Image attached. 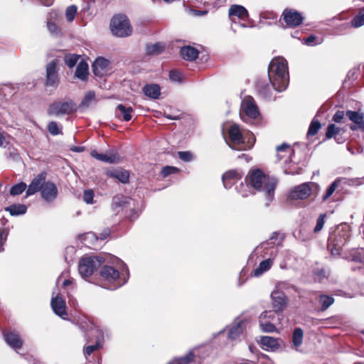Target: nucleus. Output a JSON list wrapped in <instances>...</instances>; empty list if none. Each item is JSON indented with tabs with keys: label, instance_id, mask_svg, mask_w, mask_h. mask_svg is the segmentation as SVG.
I'll use <instances>...</instances> for the list:
<instances>
[{
	"label": "nucleus",
	"instance_id": "f257e3e1",
	"mask_svg": "<svg viewBox=\"0 0 364 364\" xmlns=\"http://www.w3.org/2000/svg\"><path fill=\"white\" fill-rule=\"evenodd\" d=\"M289 85V73L287 61L284 58H275L272 60L268 67V80H259L256 87L259 94L265 100L275 99L272 90L282 92Z\"/></svg>",
	"mask_w": 364,
	"mask_h": 364
},
{
	"label": "nucleus",
	"instance_id": "f03ea898",
	"mask_svg": "<svg viewBox=\"0 0 364 364\" xmlns=\"http://www.w3.org/2000/svg\"><path fill=\"white\" fill-rule=\"evenodd\" d=\"M123 267L121 272L109 265H103L100 270V275L105 282L101 286L109 290H115L127 282L129 272L123 262L119 261Z\"/></svg>",
	"mask_w": 364,
	"mask_h": 364
},
{
	"label": "nucleus",
	"instance_id": "7ed1b4c3",
	"mask_svg": "<svg viewBox=\"0 0 364 364\" xmlns=\"http://www.w3.org/2000/svg\"><path fill=\"white\" fill-rule=\"evenodd\" d=\"M246 181L255 190L264 191L267 199L272 200L277 185L276 178L267 176L260 169H252L246 176Z\"/></svg>",
	"mask_w": 364,
	"mask_h": 364
},
{
	"label": "nucleus",
	"instance_id": "20e7f679",
	"mask_svg": "<svg viewBox=\"0 0 364 364\" xmlns=\"http://www.w3.org/2000/svg\"><path fill=\"white\" fill-rule=\"evenodd\" d=\"M18 92V87L12 84L0 86V124H7L11 121L16 113L9 110L8 100Z\"/></svg>",
	"mask_w": 364,
	"mask_h": 364
},
{
	"label": "nucleus",
	"instance_id": "39448f33",
	"mask_svg": "<svg viewBox=\"0 0 364 364\" xmlns=\"http://www.w3.org/2000/svg\"><path fill=\"white\" fill-rule=\"evenodd\" d=\"M229 138L232 145L230 148L235 150L250 149L255 141V138L252 133H249L247 136L242 134L240 127L237 124H232L228 129Z\"/></svg>",
	"mask_w": 364,
	"mask_h": 364
},
{
	"label": "nucleus",
	"instance_id": "423d86ee",
	"mask_svg": "<svg viewBox=\"0 0 364 364\" xmlns=\"http://www.w3.org/2000/svg\"><path fill=\"white\" fill-rule=\"evenodd\" d=\"M114 209L125 210V213L130 220H134L139 215V204L136 200L123 195H117L112 198Z\"/></svg>",
	"mask_w": 364,
	"mask_h": 364
},
{
	"label": "nucleus",
	"instance_id": "0eeeda50",
	"mask_svg": "<svg viewBox=\"0 0 364 364\" xmlns=\"http://www.w3.org/2000/svg\"><path fill=\"white\" fill-rule=\"evenodd\" d=\"M110 29L113 35L124 38L132 35V27L128 17L122 14L114 15L110 21Z\"/></svg>",
	"mask_w": 364,
	"mask_h": 364
},
{
	"label": "nucleus",
	"instance_id": "6e6552de",
	"mask_svg": "<svg viewBox=\"0 0 364 364\" xmlns=\"http://www.w3.org/2000/svg\"><path fill=\"white\" fill-rule=\"evenodd\" d=\"M105 262V259L100 256L82 257L78 265V271L81 277L86 279L92 275Z\"/></svg>",
	"mask_w": 364,
	"mask_h": 364
},
{
	"label": "nucleus",
	"instance_id": "1a4fd4ad",
	"mask_svg": "<svg viewBox=\"0 0 364 364\" xmlns=\"http://www.w3.org/2000/svg\"><path fill=\"white\" fill-rule=\"evenodd\" d=\"M313 188L318 191L320 186L318 183L314 182L301 183L292 188L288 197L291 200H305L311 196Z\"/></svg>",
	"mask_w": 364,
	"mask_h": 364
},
{
	"label": "nucleus",
	"instance_id": "9d476101",
	"mask_svg": "<svg viewBox=\"0 0 364 364\" xmlns=\"http://www.w3.org/2000/svg\"><path fill=\"white\" fill-rule=\"evenodd\" d=\"M76 110V104L73 100H69L65 102L58 101L53 102L48 109V114L58 117L71 114Z\"/></svg>",
	"mask_w": 364,
	"mask_h": 364
},
{
	"label": "nucleus",
	"instance_id": "9b49d317",
	"mask_svg": "<svg viewBox=\"0 0 364 364\" xmlns=\"http://www.w3.org/2000/svg\"><path fill=\"white\" fill-rule=\"evenodd\" d=\"M58 63V60L54 59L46 65L45 85L47 87H57L59 83Z\"/></svg>",
	"mask_w": 364,
	"mask_h": 364
},
{
	"label": "nucleus",
	"instance_id": "f8f14e48",
	"mask_svg": "<svg viewBox=\"0 0 364 364\" xmlns=\"http://www.w3.org/2000/svg\"><path fill=\"white\" fill-rule=\"evenodd\" d=\"M46 177L47 173L45 171H43L35 176L26 191V197L32 196L36 193L41 191L44 184L46 183Z\"/></svg>",
	"mask_w": 364,
	"mask_h": 364
},
{
	"label": "nucleus",
	"instance_id": "ddd939ff",
	"mask_svg": "<svg viewBox=\"0 0 364 364\" xmlns=\"http://www.w3.org/2000/svg\"><path fill=\"white\" fill-rule=\"evenodd\" d=\"M272 307L277 312L282 313L286 309L288 299L285 293L274 290L271 293Z\"/></svg>",
	"mask_w": 364,
	"mask_h": 364
},
{
	"label": "nucleus",
	"instance_id": "4468645a",
	"mask_svg": "<svg viewBox=\"0 0 364 364\" xmlns=\"http://www.w3.org/2000/svg\"><path fill=\"white\" fill-rule=\"evenodd\" d=\"M242 108L246 117L250 120L256 119L259 116L258 107L251 97H248L242 101Z\"/></svg>",
	"mask_w": 364,
	"mask_h": 364
},
{
	"label": "nucleus",
	"instance_id": "2eb2a0df",
	"mask_svg": "<svg viewBox=\"0 0 364 364\" xmlns=\"http://www.w3.org/2000/svg\"><path fill=\"white\" fill-rule=\"evenodd\" d=\"M284 22L289 27H296L302 23L303 17L297 11L285 9L282 15Z\"/></svg>",
	"mask_w": 364,
	"mask_h": 364
},
{
	"label": "nucleus",
	"instance_id": "dca6fc26",
	"mask_svg": "<svg viewBox=\"0 0 364 364\" xmlns=\"http://www.w3.org/2000/svg\"><path fill=\"white\" fill-rule=\"evenodd\" d=\"M244 175L241 170H230L222 176L223 186L226 189L230 188L234 184L240 181Z\"/></svg>",
	"mask_w": 364,
	"mask_h": 364
},
{
	"label": "nucleus",
	"instance_id": "f3484780",
	"mask_svg": "<svg viewBox=\"0 0 364 364\" xmlns=\"http://www.w3.org/2000/svg\"><path fill=\"white\" fill-rule=\"evenodd\" d=\"M346 117L349 120L353 122L354 124L350 126V129L353 131L357 129L364 132V113L357 111L348 110L346 112Z\"/></svg>",
	"mask_w": 364,
	"mask_h": 364
},
{
	"label": "nucleus",
	"instance_id": "a211bd4d",
	"mask_svg": "<svg viewBox=\"0 0 364 364\" xmlns=\"http://www.w3.org/2000/svg\"><path fill=\"white\" fill-rule=\"evenodd\" d=\"M58 191L55 184L52 181H46L42 190L41 195L42 198L48 203L53 201L58 196Z\"/></svg>",
	"mask_w": 364,
	"mask_h": 364
},
{
	"label": "nucleus",
	"instance_id": "6ab92c4d",
	"mask_svg": "<svg viewBox=\"0 0 364 364\" xmlns=\"http://www.w3.org/2000/svg\"><path fill=\"white\" fill-rule=\"evenodd\" d=\"M50 306L54 313L63 319H67L65 302L61 296L57 295L53 297L50 301Z\"/></svg>",
	"mask_w": 364,
	"mask_h": 364
},
{
	"label": "nucleus",
	"instance_id": "aec40b11",
	"mask_svg": "<svg viewBox=\"0 0 364 364\" xmlns=\"http://www.w3.org/2000/svg\"><path fill=\"white\" fill-rule=\"evenodd\" d=\"M109 61L103 58L98 57L92 65V69L94 75L97 77H102L108 71Z\"/></svg>",
	"mask_w": 364,
	"mask_h": 364
},
{
	"label": "nucleus",
	"instance_id": "412c9836",
	"mask_svg": "<svg viewBox=\"0 0 364 364\" xmlns=\"http://www.w3.org/2000/svg\"><path fill=\"white\" fill-rule=\"evenodd\" d=\"M90 154L93 158L99 161L109 164L117 163L119 160V156L117 151L114 150L107 151L105 154H99L97 151L93 150L91 151Z\"/></svg>",
	"mask_w": 364,
	"mask_h": 364
},
{
	"label": "nucleus",
	"instance_id": "4be33fe9",
	"mask_svg": "<svg viewBox=\"0 0 364 364\" xmlns=\"http://www.w3.org/2000/svg\"><path fill=\"white\" fill-rule=\"evenodd\" d=\"M259 343L262 348L267 351H276L280 347L278 338L268 336H262Z\"/></svg>",
	"mask_w": 364,
	"mask_h": 364
},
{
	"label": "nucleus",
	"instance_id": "5701e85b",
	"mask_svg": "<svg viewBox=\"0 0 364 364\" xmlns=\"http://www.w3.org/2000/svg\"><path fill=\"white\" fill-rule=\"evenodd\" d=\"M342 130L334 124H329L326 129V138L331 139L333 137L338 144H343L346 141V138L340 133Z\"/></svg>",
	"mask_w": 364,
	"mask_h": 364
},
{
	"label": "nucleus",
	"instance_id": "b1692460",
	"mask_svg": "<svg viewBox=\"0 0 364 364\" xmlns=\"http://www.w3.org/2000/svg\"><path fill=\"white\" fill-rule=\"evenodd\" d=\"M228 15L230 20L232 22H235V16L237 17L240 20H245L247 18L249 14L247 10L243 6L233 4L229 9Z\"/></svg>",
	"mask_w": 364,
	"mask_h": 364
},
{
	"label": "nucleus",
	"instance_id": "393cba45",
	"mask_svg": "<svg viewBox=\"0 0 364 364\" xmlns=\"http://www.w3.org/2000/svg\"><path fill=\"white\" fill-rule=\"evenodd\" d=\"M245 329V322L240 321L237 323H232L228 327V338L230 341L237 340Z\"/></svg>",
	"mask_w": 364,
	"mask_h": 364
},
{
	"label": "nucleus",
	"instance_id": "a878e982",
	"mask_svg": "<svg viewBox=\"0 0 364 364\" xmlns=\"http://www.w3.org/2000/svg\"><path fill=\"white\" fill-rule=\"evenodd\" d=\"M6 343L14 349H20L23 346V341L18 334L10 332L4 335Z\"/></svg>",
	"mask_w": 364,
	"mask_h": 364
},
{
	"label": "nucleus",
	"instance_id": "bb28decb",
	"mask_svg": "<svg viewBox=\"0 0 364 364\" xmlns=\"http://www.w3.org/2000/svg\"><path fill=\"white\" fill-rule=\"evenodd\" d=\"M107 175L111 178L118 179L122 183H127L129 182V173L124 169L117 168L108 171L107 172Z\"/></svg>",
	"mask_w": 364,
	"mask_h": 364
},
{
	"label": "nucleus",
	"instance_id": "cd10ccee",
	"mask_svg": "<svg viewBox=\"0 0 364 364\" xmlns=\"http://www.w3.org/2000/svg\"><path fill=\"white\" fill-rule=\"evenodd\" d=\"M180 54L184 60L193 61L198 58L199 52L194 47L186 46L181 48Z\"/></svg>",
	"mask_w": 364,
	"mask_h": 364
},
{
	"label": "nucleus",
	"instance_id": "c85d7f7f",
	"mask_svg": "<svg viewBox=\"0 0 364 364\" xmlns=\"http://www.w3.org/2000/svg\"><path fill=\"white\" fill-rule=\"evenodd\" d=\"M143 92L146 96L154 100L159 99L161 95V88L157 84L146 85L143 87Z\"/></svg>",
	"mask_w": 364,
	"mask_h": 364
},
{
	"label": "nucleus",
	"instance_id": "c756f323",
	"mask_svg": "<svg viewBox=\"0 0 364 364\" xmlns=\"http://www.w3.org/2000/svg\"><path fill=\"white\" fill-rule=\"evenodd\" d=\"M273 264V258H268L262 261L259 266L254 269L252 275L255 277H259L264 272H267Z\"/></svg>",
	"mask_w": 364,
	"mask_h": 364
},
{
	"label": "nucleus",
	"instance_id": "7c9ffc66",
	"mask_svg": "<svg viewBox=\"0 0 364 364\" xmlns=\"http://www.w3.org/2000/svg\"><path fill=\"white\" fill-rule=\"evenodd\" d=\"M5 210L9 212L11 216H18L26 213L27 206L24 204L15 203L5 208Z\"/></svg>",
	"mask_w": 364,
	"mask_h": 364
},
{
	"label": "nucleus",
	"instance_id": "2f4dec72",
	"mask_svg": "<svg viewBox=\"0 0 364 364\" xmlns=\"http://www.w3.org/2000/svg\"><path fill=\"white\" fill-rule=\"evenodd\" d=\"M75 76L81 80H85L88 76V64L84 60H81L77 65Z\"/></svg>",
	"mask_w": 364,
	"mask_h": 364
},
{
	"label": "nucleus",
	"instance_id": "473e14b6",
	"mask_svg": "<svg viewBox=\"0 0 364 364\" xmlns=\"http://www.w3.org/2000/svg\"><path fill=\"white\" fill-rule=\"evenodd\" d=\"M303 338H304V331L300 327H296L294 329L292 333V338H291V342L293 346L298 349L303 343Z\"/></svg>",
	"mask_w": 364,
	"mask_h": 364
},
{
	"label": "nucleus",
	"instance_id": "72a5a7b5",
	"mask_svg": "<svg viewBox=\"0 0 364 364\" xmlns=\"http://www.w3.org/2000/svg\"><path fill=\"white\" fill-rule=\"evenodd\" d=\"M58 16V13L51 12L47 19V28L49 32L53 35H58L60 33V29L57 24L52 21V19Z\"/></svg>",
	"mask_w": 364,
	"mask_h": 364
},
{
	"label": "nucleus",
	"instance_id": "f704fd0d",
	"mask_svg": "<svg viewBox=\"0 0 364 364\" xmlns=\"http://www.w3.org/2000/svg\"><path fill=\"white\" fill-rule=\"evenodd\" d=\"M165 46L162 43H156L154 44L147 45L146 53L149 55H156L164 52Z\"/></svg>",
	"mask_w": 364,
	"mask_h": 364
},
{
	"label": "nucleus",
	"instance_id": "c9c22d12",
	"mask_svg": "<svg viewBox=\"0 0 364 364\" xmlns=\"http://www.w3.org/2000/svg\"><path fill=\"white\" fill-rule=\"evenodd\" d=\"M274 289L277 290L278 291L284 292V293H285V291L289 292L291 291H298L297 288L294 285H293L286 281L277 282L275 284V287H274Z\"/></svg>",
	"mask_w": 364,
	"mask_h": 364
},
{
	"label": "nucleus",
	"instance_id": "e433bc0d",
	"mask_svg": "<svg viewBox=\"0 0 364 364\" xmlns=\"http://www.w3.org/2000/svg\"><path fill=\"white\" fill-rule=\"evenodd\" d=\"M318 302L321 306V310L323 311L333 304L334 299L326 294H320L318 296Z\"/></svg>",
	"mask_w": 364,
	"mask_h": 364
},
{
	"label": "nucleus",
	"instance_id": "4c0bfd02",
	"mask_svg": "<svg viewBox=\"0 0 364 364\" xmlns=\"http://www.w3.org/2000/svg\"><path fill=\"white\" fill-rule=\"evenodd\" d=\"M341 178H336L326 189L325 193L322 196V201L325 202L335 192L336 189L338 188V186L341 184Z\"/></svg>",
	"mask_w": 364,
	"mask_h": 364
},
{
	"label": "nucleus",
	"instance_id": "58836bf2",
	"mask_svg": "<svg viewBox=\"0 0 364 364\" xmlns=\"http://www.w3.org/2000/svg\"><path fill=\"white\" fill-rule=\"evenodd\" d=\"M350 23L354 28H359L364 25V8L359 10L358 14L351 20Z\"/></svg>",
	"mask_w": 364,
	"mask_h": 364
},
{
	"label": "nucleus",
	"instance_id": "ea45409f",
	"mask_svg": "<svg viewBox=\"0 0 364 364\" xmlns=\"http://www.w3.org/2000/svg\"><path fill=\"white\" fill-rule=\"evenodd\" d=\"M117 109L120 112L124 121L128 122L132 119V112L133 109L131 107H127L122 104L117 105Z\"/></svg>",
	"mask_w": 364,
	"mask_h": 364
},
{
	"label": "nucleus",
	"instance_id": "a19ab883",
	"mask_svg": "<svg viewBox=\"0 0 364 364\" xmlns=\"http://www.w3.org/2000/svg\"><path fill=\"white\" fill-rule=\"evenodd\" d=\"M321 124L320 122L315 117L312 119L310 123L306 136L307 137L314 136L317 134L318 130L321 129Z\"/></svg>",
	"mask_w": 364,
	"mask_h": 364
},
{
	"label": "nucleus",
	"instance_id": "79ce46f5",
	"mask_svg": "<svg viewBox=\"0 0 364 364\" xmlns=\"http://www.w3.org/2000/svg\"><path fill=\"white\" fill-rule=\"evenodd\" d=\"M250 186V185L249 184L248 181H246L245 178V183L241 181L240 185L236 186L235 189L237 193L241 194L242 197L245 198L247 197L251 193Z\"/></svg>",
	"mask_w": 364,
	"mask_h": 364
},
{
	"label": "nucleus",
	"instance_id": "37998d69",
	"mask_svg": "<svg viewBox=\"0 0 364 364\" xmlns=\"http://www.w3.org/2000/svg\"><path fill=\"white\" fill-rule=\"evenodd\" d=\"M193 358L194 354L191 351L185 356L173 359L168 364H188L193 360Z\"/></svg>",
	"mask_w": 364,
	"mask_h": 364
},
{
	"label": "nucleus",
	"instance_id": "c03bdc74",
	"mask_svg": "<svg viewBox=\"0 0 364 364\" xmlns=\"http://www.w3.org/2000/svg\"><path fill=\"white\" fill-rule=\"evenodd\" d=\"M27 185L24 182H20L13 186L10 189V195L12 196H16L21 195L24 191L27 190Z\"/></svg>",
	"mask_w": 364,
	"mask_h": 364
},
{
	"label": "nucleus",
	"instance_id": "a18cd8bd",
	"mask_svg": "<svg viewBox=\"0 0 364 364\" xmlns=\"http://www.w3.org/2000/svg\"><path fill=\"white\" fill-rule=\"evenodd\" d=\"M259 327L263 332L272 333L277 331L276 326L269 321L259 319Z\"/></svg>",
	"mask_w": 364,
	"mask_h": 364
},
{
	"label": "nucleus",
	"instance_id": "49530a36",
	"mask_svg": "<svg viewBox=\"0 0 364 364\" xmlns=\"http://www.w3.org/2000/svg\"><path fill=\"white\" fill-rule=\"evenodd\" d=\"M278 236L279 233L277 232H274L268 240L264 241L260 244V247L264 249L272 247L273 245H274V241L277 240Z\"/></svg>",
	"mask_w": 364,
	"mask_h": 364
},
{
	"label": "nucleus",
	"instance_id": "de8ad7c7",
	"mask_svg": "<svg viewBox=\"0 0 364 364\" xmlns=\"http://www.w3.org/2000/svg\"><path fill=\"white\" fill-rule=\"evenodd\" d=\"M79 58H80V55H78L70 54L68 55H65L64 58V60H65V64L69 68H73L77 64V62L78 61Z\"/></svg>",
	"mask_w": 364,
	"mask_h": 364
},
{
	"label": "nucleus",
	"instance_id": "09e8293b",
	"mask_svg": "<svg viewBox=\"0 0 364 364\" xmlns=\"http://www.w3.org/2000/svg\"><path fill=\"white\" fill-rule=\"evenodd\" d=\"M77 8L75 5L69 6L65 11V16L69 22H72L77 14Z\"/></svg>",
	"mask_w": 364,
	"mask_h": 364
},
{
	"label": "nucleus",
	"instance_id": "8fccbe9b",
	"mask_svg": "<svg viewBox=\"0 0 364 364\" xmlns=\"http://www.w3.org/2000/svg\"><path fill=\"white\" fill-rule=\"evenodd\" d=\"M326 218V213L321 214L316 220V224L314 229V233L319 232L323 228L325 224V219Z\"/></svg>",
	"mask_w": 364,
	"mask_h": 364
},
{
	"label": "nucleus",
	"instance_id": "3c124183",
	"mask_svg": "<svg viewBox=\"0 0 364 364\" xmlns=\"http://www.w3.org/2000/svg\"><path fill=\"white\" fill-rule=\"evenodd\" d=\"M350 259L360 264H364V252H354L350 255Z\"/></svg>",
	"mask_w": 364,
	"mask_h": 364
},
{
	"label": "nucleus",
	"instance_id": "603ef678",
	"mask_svg": "<svg viewBox=\"0 0 364 364\" xmlns=\"http://www.w3.org/2000/svg\"><path fill=\"white\" fill-rule=\"evenodd\" d=\"M321 43V41L313 34L304 39V43L309 46L319 45Z\"/></svg>",
	"mask_w": 364,
	"mask_h": 364
},
{
	"label": "nucleus",
	"instance_id": "864d4df0",
	"mask_svg": "<svg viewBox=\"0 0 364 364\" xmlns=\"http://www.w3.org/2000/svg\"><path fill=\"white\" fill-rule=\"evenodd\" d=\"M276 151L277 152V156L278 161H280L283 158V156H281L279 154V152H285V151L293 152V151L290 149V146L287 143H283L281 145L277 146L276 148Z\"/></svg>",
	"mask_w": 364,
	"mask_h": 364
},
{
	"label": "nucleus",
	"instance_id": "5fc2aeb1",
	"mask_svg": "<svg viewBox=\"0 0 364 364\" xmlns=\"http://www.w3.org/2000/svg\"><path fill=\"white\" fill-rule=\"evenodd\" d=\"M277 313L274 309L272 311H264L260 314L259 319L269 321L271 322V321L274 318Z\"/></svg>",
	"mask_w": 364,
	"mask_h": 364
},
{
	"label": "nucleus",
	"instance_id": "6e6d98bb",
	"mask_svg": "<svg viewBox=\"0 0 364 364\" xmlns=\"http://www.w3.org/2000/svg\"><path fill=\"white\" fill-rule=\"evenodd\" d=\"M179 171L178 168L174 166H166L161 170V175L164 178L168 176L171 174L176 173Z\"/></svg>",
	"mask_w": 364,
	"mask_h": 364
},
{
	"label": "nucleus",
	"instance_id": "4d7b16f0",
	"mask_svg": "<svg viewBox=\"0 0 364 364\" xmlns=\"http://www.w3.org/2000/svg\"><path fill=\"white\" fill-rule=\"evenodd\" d=\"M48 130L50 134L55 136L61 134V130L59 129L57 122H50L48 124Z\"/></svg>",
	"mask_w": 364,
	"mask_h": 364
},
{
	"label": "nucleus",
	"instance_id": "13d9d810",
	"mask_svg": "<svg viewBox=\"0 0 364 364\" xmlns=\"http://www.w3.org/2000/svg\"><path fill=\"white\" fill-rule=\"evenodd\" d=\"M110 233H111L110 230L109 228H105L99 234L98 236H97L95 235V233H92V232L88 233L87 235L94 237H95L96 240H104L110 235Z\"/></svg>",
	"mask_w": 364,
	"mask_h": 364
},
{
	"label": "nucleus",
	"instance_id": "bf43d9fd",
	"mask_svg": "<svg viewBox=\"0 0 364 364\" xmlns=\"http://www.w3.org/2000/svg\"><path fill=\"white\" fill-rule=\"evenodd\" d=\"M169 79L171 81L174 82H182V74L181 73L177 70H171L169 72Z\"/></svg>",
	"mask_w": 364,
	"mask_h": 364
},
{
	"label": "nucleus",
	"instance_id": "052dcab7",
	"mask_svg": "<svg viewBox=\"0 0 364 364\" xmlns=\"http://www.w3.org/2000/svg\"><path fill=\"white\" fill-rule=\"evenodd\" d=\"M314 275L315 280L321 282L327 277V272L323 268L318 269L314 271Z\"/></svg>",
	"mask_w": 364,
	"mask_h": 364
},
{
	"label": "nucleus",
	"instance_id": "680f3d73",
	"mask_svg": "<svg viewBox=\"0 0 364 364\" xmlns=\"http://www.w3.org/2000/svg\"><path fill=\"white\" fill-rule=\"evenodd\" d=\"M95 98V93L93 91H89L86 93L85 96L84 97L82 105L83 106H89L90 102L93 101Z\"/></svg>",
	"mask_w": 364,
	"mask_h": 364
},
{
	"label": "nucleus",
	"instance_id": "e2e57ef3",
	"mask_svg": "<svg viewBox=\"0 0 364 364\" xmlns=\"http://www.w3.org/2000/svg\"><path fill=\"white\" fill-rule=\"evenodd\" d=\"M178 156L179 159L183 161L189 162L193 159V154L190 151H178Z\"/></svg>",
	"mask_w": 364,
	"mask_h": 364
},
{
	"label": "nucleus",
	"instance_id": "0e129e2a",
	"mask_svg": "<svg viewBox=\"0 0 364 364\" xmlns=\"http://www.w3.org/2000/svg\"><path fill=\"white\" fill-rule=\"evenodd\" d=\"M94 192L92 190H85L83 193V200L87 204L93 202Z\"/></svg>",
	"mask_w": 364,
	"mask_h": 364
},
{
	"label": "nucleus",
	"instance_id": "69168bd1",
	"mask_svg": "<svg viewBox=\"0 0 364 364\" xmlns=\"http://www.w3.org/2000/svg\"><path fill=\"white\" fill-rule=\"evenodd\" d=\"M7 236L8 232L4 229H0V252L4 250L3 246L7 240Z\"/></svg>",
	"mask_w": 364,
	"mask_h": 364
},
{
	"label": "nucleus",
	"instance_id": "338daca9",
	"mask_svg": "<svg viewBox=\"0 0 364 364\" xmlns=\"http://www.w3.org/2000/svg\"><path fill=\"white\" fill-rule=\"evenodd\" d=\"M101 348V345L99 343H96L94 345L87 346L85 349V355H90L91 353H92L94 351L98 350Z\"/></svg>",
	"mask_w": 364,
	"mask_h": 364
},
{
	"label": "nucleus",
	"instance_id": "774afa93",
	"mask_svg": "<svg viewBox=\"0 0 364 364\" xmlns=\"http://www.w3.org/2000/svg\"><path fill=\"white\" fill-rule=\"evenodd\" d=\"M345 116L346 115L344 111L338 110L333 117V121H334L336 123H341L344 119Z\"/></svg>",
	"mask_w": 364,
	"mask_h": 364
}]
</instances>
